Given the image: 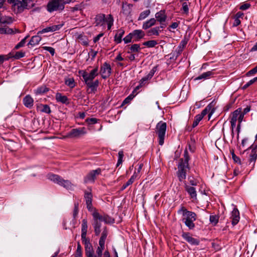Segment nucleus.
I'll use <instances>...</instances> for the list:
<instances>
[{"mask_svg": "<svg viewBox=\"0 0 257 257\" xmlns=\"http://www.w3.org/2000/svg\"><path fill=\"white\" fill-rule=\"evenodd\" d=\"M183 156V158H181L179 161L178 171L176 172L180 182L183 181L186 178L187 172L190 170L188 163L190 157L187 149L185 150Z\"/></svg>", "mask_w": 257, "mask_h": 257, "instance_id": "f257e3e1", "label": "nucleus"}, {"mask_svg": "<svg viewBox=\"0 0 257 257\" xmlns=\"http://www.w3.org/2000/svg\"><path fill=\"white\" fill-rule=\"evenodd\" d=\"M178 214H182V222L190 230L195 227L194 221L197 219V214L192 211H188L184 206H181L178 211Z\"/></svg>", "mask_w": 257, "mask_h": 257, "instance_id": "f03ea898", "label": "nucleus"}, {"mask_svg": "<svg viewBox=\"0 0 257 257\" xmlns=\"http://www.w3.org/2000/svg\"><path fill=\"white\" fill-rule=\"evenodd\" d=\"M72 2L73 0H50L47 5L46 9L49 13L54 11H62L64 9L66 4Z\"/></svg>", "mask_w": 257, "mask_h": 257, "instance_id": "7ed1b4c3", "label": "nucleus"}, {"mask_svg": "<svg viewBox=\"0 0 257 257\" xmlns=\"http://www.w3.org/2000/svg\"><path fill=\"white\" fill-rule=\"evenodd\" d=\"M48 178L54 183H56L67 189L72 190L73 188V184L68 180H64L60 176L56 174H49Z\"/></svg>", "mask_w": 257, "mask_h": 257, "instance_id": "20e7f679", "label": "nucleus"}, {"mask_svg": "<svg viewBox=\"0 0 257 257\" xmlns=\"http://www.w3.org/2000/svg\"><path fill=\"white\" fill-rule=\"evenodd\" d=\"M167 129V124L163 121H159L156 126L155 132L158 137V143L160 146L164 143Z\"/></svg>", "mask_w": 257, "mask_h": 257, "instance_id": "39448f33", "label": "nucleus"}, {"mask_svg": "<svg viewBox=\"0 0 257 257\" xmlns=\"http://www.w3.org/2000/svg\"><path fill=\"white\" fill-rule=\"evenodd\" d=\"M31 3H32V0H22V1L16 0L15 3L13 5L15 13H21L25 9L32 8L34 5L32 3L30 5Z\"/></svg>", "mask_w": 257, "mask_h": 257, "instance_id": "423d86ee", "label": "nucleus"}, {"mask_svg": "<svg viewBox=\"0 0 257 257\" xmlns=\"http://www.w3.org/2000/svg\"><path fill=\"white\" fill-rule=\"evenodd\" d=\"M245 152L248 154V162L249 164L252 163V166L254 167L257 159V145H251L244 151L243 153Z\"/></svg>", "mask_w": 257, "mask_h": 257, "instance_id": "0eeeda50", "label": "nucleus"}, {"mask_svg": "<svg viewBox=\"0 0 257 257\" xmlns=\"http://www.w3.org/2000/svg\"><path fill=\"white\" fill-rule=\"evenodd\" d=\"M79 73L81 75L84 82L89 81H93L95 77L98 75V67L96 66L95 68L91 70L89 73H88L86 71L80 70L79 71Z\"/></svg>", "mask_w": 257, "mask_h": 257, "instance_id": "6e6552de", "label": "nucleus"}, {"mask_svg": "<svg viewBox=\"0 0 257 257\" xmlns=\"http://www.w3.org/2000/svg\"><path fill=\"white\" fill-rule=\"evenodd\" d=\"M87 132L84 127L73 128L68 132L66 137L71 139H78L86 134Z\"/></svg>", "mask_w": 257, "mask_h": 257, "instance_id": "1a4fd4ad", "label": "nucleus"}, {"mask_svg": "<svg viewBox=\"0 0 257 257\" xmlns=\"http://www.w3.org/2000/svg\"><path fill=\"white\" fill-rule=\"evenodd\" d=\"M92 216L94 220L92 225L94 229L95 234V235L98 236L99 235L101 231L100 227L101 226V220H100L101 218L100 217L99 213L97 211L93 212Z\"/></svg>", "mask_w": 257, "mask_h": 257, "instance_id": "9d476101", "label": "nucleus"}, {"mask_svg": "<svg viewBox=\"0 0 257 257\" xmlns=\"http://www.w3.org/2000/svg\"><path fill=\"white\" fill-rule=\"evenodd\" d=\"M101 169L97 168L96 170L91 171L84 178V182L85 183L88 182L94 183L96 179V177L99 175L101 174Z\"/></svg>", "mask_w": 257, "mask_h": 257, "instance_id": "9b49d317", "label": "nucleus"}, {"mask_svg": "<svg viewBox=\"0 0 257 257\" xmlns=\"http://www.w3.org/2000/svg\"><path fill=\"white\" fill-rule=\"evenodd\" d=\"M100 73L103 79L108 78L111 73V68L110 65L107 62H104L100 67Z\"/></svg>", "mask_w": 257, "mask_h": 257, "instance_id": "f8f14e48", "label": "nucleus"}, {"mask_svg": "<svg viewBox=\"0 0 257 257\" xmlns=\"http://www.w3.org/2000/svg\"><path fill=\"white\" fill-rule=\"evenodd\" d=\"M181 236L186 241L191 245H198L199 244V240L197 238L193 237L189 232H183Z\"/></svg>", "mask_w": 257, "mask_h": 257, "instance_id": "ddd939ff", "label": "nucleus"}, {"mask_svg": "<svg viewBox=\"0 0 257 257\" xmlns=\"http://www.w3.org/2000/svg\"><path fill=\"white\" fill-rule=\"evenodd\" d=\"M184 189L189 195L191 199H192L193 200H197V192L194 187L190 186L185 182Z\"/></svg>", "mask_w": 257, "mask_h": 257, "instance_id": "4468645a", "label": "nucleus"}, {"mask_svg": "<svg viewBox=\"0 0 257 257\" xmlns=\"http://www.w3.org/2000/svg\"><path fill=\"white\" fill-rule=\"evenodd\" d=\"M87 87V91H89V93H95L97 91V88L99 85V82L98 80H95L94 81H89L85 82Z\"/></svg>", "mask_w": 257, "mask_h": 257, "instance_id": "2eb2a0df", "label": "nucleus"}, {"mask_svg": "<svg viewBox=\"0 0 257 257\" xmlns=\"http://www.w3.org/2000/svg\"><path fill=\"white\" fill-rule=\"evenodd\" d=\"M63 26V24L53 25L52 26L48 27L46 28L42 29L41 31H40L38 32L37 34H42L48 32H53L60 29L62 26Z\"/></svg>", "mask_w": 257, "mask_h": 257, "instance_id": "dca6fc26", "label": "nucleus"}, {"mask_svg": "<svg viewBox=\"0 0 257 257\" xmlns=\"http://www.w3.org/2000/svg\"><path fill=\"white\" fill-rule=\"evenodd\" d=\"M84 198L86 202L87 209L91 211L93 209L92 201V194L91 192L85 191Z\"/></svg>", "mask_w": 257, "mask_h": 257, "instance_id": "f3484780", "label": "nucleus"}, {"mask_svg": "<svg viewBox=\"0 0 257 257\" xmlns=\"http://www.w3.org/2000/svg\"><path fill=\"white\" fill-rule=\"evenodd\" d=\"M131 35L134 39L133 42H137L144 37L145 33L142 30H135L131 32Z\"/></svg>", "mask_w": 257, "mask_h": 257, "instance_id": "a211bd4d", "label": "nucleus"}, {"mask_svg": "<svg viewBox=\"0 0 257 257\" xmlns=\"http://www.w3.org/2000/svg\"><path fill=\"white\" fill-rule=\"evenodd\" d=\"M167 16L165 10H161L155 14L156 22H159L160 24L165 23L167 20Z\"/></svg>", "mask_w": 257, "mask_h": 257, "instance_id": "6ab92c4d", "label": "nucleus"}, {"mask_svg": "<svg viewBox=\"0 0 257 257\" xmlns=\"http://www.w3.org/2000/svg\"><path fill=\"white\" fill-rule=\"evenodd\" d=\"M231 223L234 226L238 223L240 219L239 212L238 210L234 208L231 212L230 217Z\"/></svg>", "mask_w": 257, "mask_h": 257, "instance_id": "aec40b11", "label": "nucleus"}, {"mask_svg": "<svg viewBox=\"0 0 257 257\" xmlns=\"http://www.w3.org/2000/svg\"><path fill=\"white\" fill-rule=\"evenodd\" d=\"M133 5L127 3H123L121 7V13L125 16L131 15Z\"/></svg>", "mask_w": 257, "mask_h": 257, "instance_id": "412c9836", "label": "nucleus"}, {"mask_svg": "<svg viewBox=\"0 0 257 257\" xmlns=\"http://www.w3.org/2000/svg\"><path fill=\"white\" fill-rule=\"evenodd\" d=\"M106 18L103 14H99L96 16L95 18V24L96 26H102L105 25Z\"/></svg>", "mask_w": 257, "mask_h": 257, "instance_id": "4be33fe9", "label": "nucleus"}, {"mask_svg": "<svg viewBox=\"0 0 257 257\" xmlns=\"http://www.w3.org/2000/svg\"><path fill=\"white\" fill-rule=\"evenodd\" d=\"M81 239L82 242L85 245V253L91 250H92L93 249V247L91 243L90 242L89 239L86 237V234H84V235L81 236Z\"/></svg>", "mask_w": 257, "mask_h": 257, "instance_id": "5701e85b", "label": "nucleus"}, {"mask_svg": "<svg viewBox=\"0 0 257 257\" xmlns=\"http://www.w3.org/2000/svg\"><path fill=\"white\" fill-rule=\"evenodd\" d=\"M213 74L214 73L212 71H208L206 72L203 73L198 77H195L194 79V80L198 81L208 79L211 78L213 76Z\"/></svg>", "mask_w": 257, "mask_h": 257, "instance_id": "b1692460", "label": "nucleus"}, {"mask_svg": "<svg viewBox=\"0 0 257 257\" xmlns=\"http://www.w3.org/2000/svg\"><path fill=\"white\" fill-rule=\"evenodd\" d=\"M214 108H213L212 105L211 104H208L201 112V113L198 114L200 116H201L202 118L206 115L208 113L209 119L210 118L211 115L214 112Z\"/></svg>", "mask_w": 257, "mask_h": 257, "instance_id": "393cba45", "label": "nucleus"}, {"mask_svg": "<svg viewBox=\"0 0 257 257\" xmlns=\"http://www.w3.org/2000/svg\"><path fill=\"white\" fill-rule=\"evenodd\" d=\"M24 105L27 108H31L34 104V99L30 95H27L23 100Z\"/></svg>", "mask_w": 257, "mask_h": 257, "instance_id": "a878e982", "label": "nucleus"}, {"mask_svg": "<svg viewBox=\"0 0 257 257\" xmlns=\"http://www.w3.org/2000/svg\"><path fill=\"white\" fill-rule=\"evenodd\" d=\"M56 100L57 102L63 104H68L69 103L68 98L65 95H62L61 93H57L55 96Z\"/></svg>", "mask_w": 257, "mask_h": 257, "instance_id": "bb28decb", "label": "nucleus"}, {"mask_svg": "<svg viewBox=\"0 0 257 257\" xmlns=\"http://www.w3.org/2000/svg\"><path fill=\"white\" fill-rule=\"evenodd\" d=\"M156 23V20L155 18H151L150 20L145 22L142 26L144 30H147L152 26H154Z\"/></svg>", "mask_w": 257, "mask_h": 257, "instance_id": "cd10ccee", "label": "nucleus"}, {"mask_svg": "<svg viewBox=\"0 0 257 257\" xmlns=\"http://www.w3.org/2000/svg\"><path fill=\"white\" fill-rule=\"evenodd\" d=\"M38 110L46 113H50L51 112L50 106L47 104H40L37 106Z\"/></svg>", "mask_w": 257, "mask_h": 257, "instance_id": "c85d7f7f", "label": "nucleus"}, {"mask_svg": "<svg viewBox=\"0 0 257 257\" xmlns=\"http://www.w3.org/2000/svg\"><path fill=\"white\" fill-rule=\"evenodd\" d=\"M124 34V31L122 29H119L114 36V41L117 43H120L122 41V37H123Z\"/></svg>", "mask_w": 257, "mask_h": 257, "instance_id": "c756f323", "label": "nucleus"}, {"mask_svg": "<svg viewBox=\"0 0 257 257\" xmlns=\"http://www.w3.org/2000/svg\"><path fill=\"white\" fill-rule=\"evenodd\" d=\"M41 37L38 34H37V35L34 36L31 38L28 44L31 46H35L38 45L41 40Z\"/></svg>", "mask_w": 257, "mask_h": 257, "instance_id": "7c9ffc66", "label": "nucleus"}, {"mask_svg": "<svg viewBox=\"0 0 257 257\" xmlns=\"http://www.w3.org/2000/svg\"><path fill=\"white\" fill-rule=\"evenodd\" d=\"M87 220L86 218H84L82 220L81 236L84 235V234H87Z\"/></svg>", "mask_w": 257, "mask_h": 257, "instance_id": "2f4dec72", "label": "nucleus"}, {"mask_svg": "<svg viewBox=\"0 0 257 257\" xmlns=\"http://www.w3.org/2000/svg\"><path fill=\"white\" fill-rule=\"evenodd\" d=\"M241 111V108H239L234 111L231 114L230 121L236 122V121L238 120V115H239Z\"/></svg>", "mask_w": 257, "mask_h": 257, "instance_id": "473e14b6", "label": "nucleus"}, {"mask_svg": "<svg viewBox=\"0 0 257 257\" xmlns=\"http://www.w3.org/2000/svg\"><path fill=\"white\" fill-rule=\"evenodd\" d=\"M99 216L101 217V221H104L106 223H113L114 222V219L108 215H101L99 214Z\"/></svg>", "mask_w": 257, "mask_h": 257, "instance_id": "72a5a7b5", "label": "nucleus"}, {"mask_svg": "<svg viewBox=\"0 0 257 257\" xmlns=\"http://www.w3.org/2000/svg\"><path fill=\"white\" fill-rule=\"evenodd\" d=\"M161 32V30H159V28L156 27L148 30L147 33L149 36H159Z\"/></svg>", "mask_w": 257, "mask_h": 257, "instance_id": "f704fd0d", "label": "nucleus"}, {"mask_svg": "<svg viewBox=\"0 0 257 257\" xmlns=\"http://www.w3.org/2000/svg\"><path fill=\"white\" fill-rule=\"evenodd\" d=\"M141 50L140 44H134L129 47L128 53L140 52Z\"/></svg>", "mask_w": 257, "mask_h": 257, "instance_id": "c9c22d12", "label": "nucleus"}, {"mask_svg": "<svg viewBox=\"0 0 257 257\" xmlns=\"http://www.w3.org/2000/svg\"><path fill=\"white\" fill-rule=\"evenodd\" d=\"M49 90V89L46 86H41L37 88L35 90V93L36 94H42L46 93Z\"/></svg>", "mask_w": 257, "mask_h": 257, "instance_id": "e433bc0d", "label": "nucleus"}, {"mask_svg": "<svg viewBox=\"0 0 257 257\" xmlns=\"http://www.w3.org/2000/svg\"><path fill=\"white\" fill-rule=\"evenodd\" d=\"M25 53L22 51L16 52L15 54H14V52H11L8 54V55H11V58H15V59H19L21 58H22L25 56Z\"/></svg>", "mask_w": 257, "mask_h": 257, "instance_id": "4c0bfd02", "label": "nucleus"}, {"mask_svg": "<svg viewBox=\"0 0 257 257\" xmlns=\"http://www.w3.org/2000/svg\"><path fill=\"white\" fill-rule=\"evenodd\" d=\"M151 13L150 10H146L142 12H141L139 15L138 20L141 21L145 19L147 17H148Z\"/></svg>", "mask_w": 257, "mask_h": 257, "instance_id": "58836bf2", "label": "nucleus"}, {"mask_svg": "<svg viewBox=\"0 0 257 257\" xmlns=\"http://www.w3.org/2000/svg\"><path fill=\"white\" fill-rule=\"evenodd\" d=\"M188 40L187 39L184 38L183 40H182L181 41V42H180V44H179V46L178 47V48L179 49L178 50V53L180 54L182 52L183 49L186 46V45H187V44L188 43Z\"/></svg>", "mask_w": 257, "mask_h": 257, "instance_id": "ea45409f", "label": "nucleus"}, {"mask_svg": "<svg viewBox=\"0 0 257 257\" xmlns=\"http://www.w3.org/2000/svg\"><path fill=\"white\" fill-rule=\"evenodd\" d=\"M143 44L148 48H153L155 47L158 44V43L156 40H153L145 42Z\"/></svg>", "mask_w": 257, "mask_h": 257, "instance_id": "a19ab883", "label": "nucleus"}, {"mask_svg": "<svg viewBox=\"0 0 257 257\" xmlns=\"http://www.w3.org/2000/svg\"><path fill=\"white\" fill-rule=\"evenodd\" d=\"M12 18L10 17L4 16L2 15L0 19V24H10L12 23Z\"/></svg>", "mask_w": 257, "mask_h": 257, "instance_id": "79ce46f5", "label": "nucleus"}, {"mask_svg": "<svg viewBox=\"0 0 257 257\" xmlns=\"http://www.w3.org/2000/svg\"><path fill=\"white\" fill-rule=\"evenodd\" d=\"M106 22L107 24V28L110 30L113 24V18L111 15H108L106 18Z\"/></svg>", "mask_w": 257, "mask_h": 257, "instance_id": "37998d69", "label": "nucleus"}, {"mask_svg": "<svg viewBox=\"0 0 257 257\" xmlns=\"http://www.w3.org/2000/svg\"><path fill=\"white\" fill-rule=\"evenodd\" d=\"M65 83L66 85L71 88L74 87L75 86L74 79L73 78H68L66 79L65 81Z\"/></svg>", "mask_w": 257, "mask_h": 257, "instance_id": "c03bdc74", "label": "nucleus"}, {"mask_svg": "<svg viewBox=\"0 0 257 257\" xmlns=\"http://www.w3.org/2000/svg\"><path fill=\"white\" fill-rule=\"evenodd\" d=\"M74 255L75 257H82V248L79 242L77 243V249Z\"/></svg>", "mask_w": 257, "mask_h": 257, "instance_id": "a18cd8bd", "label": "nucleus"}, {"mask_svg": "<svg viewBox=\"0 0 257 257\" xmlns=\"http://www.w3.org/2000/svg\"><path fill=\"white\" fill-rule=\"evenodd\" d=\"M118 158L117 163L116 164V167H118L120 164H122L123 162V151L121 150L118 152Z\"/></svg>", "mask_w": 257, "mask_h": 257, "instance_id": "49530a36", "label": "nucleus"}, {"mask_svg": "<svg viewBox=\"0 0 257 257\" xmlns=\"http://www.w3.org/2000/svg\"><path fill=\"white\" fill-rule=\"evenodd\" d=\"M29 37V36H27L26 37H25L23 39H22L20 42H19L18 44H17L15 47V49H19L21 47H23L26 42V40L27 39V38Z\"/></svg>", "mask_w": 257, "mask_h": 257, "instance_id": "de8ad7c7", "label": "nucleus"}, {"mask_svg": "<svg viewBox=\"0 0 257 257\" xmlns=\"http://www.w3.org/2000/svg\"><path fill=\"white\" fill-rule=\"evenodd\" d=\"M202 118H203L199 114L196 115L192 124V127H195L197 126L199 122L202 119Z\"/></svg>", "mask_w": 257, "mask_h": 257, "instance_id": "09e8293b", "label": "nucleus"}, {"mask_svg": "<svg viewBox=\"0 0 257 257\" xmlns=\"http://www.w3.org/2000/svg\"><path fill=\"white\" fill-rule=\"evenodd\" d=\"M14 33L13 30L11 28H4L0 27L1 34H12Z\"/></svg>", "mask_w": 257, "mask_h": 257, "instance_id": "8fccbe9b", "label": "nucleus"}, {"mask_svg": "<svg viewBox=\"0 0 257 257\" xmlns=\"http://www.w3.org/2000/svg\"><path fill=\"white\" fill-rule=\"evenodd\" d=\"M218 217L217 215H210V222L213 224L214 225H215L218 222Z\"/></svg>", "mask_w": 257, "mask_h": 257, "instance_id": "3c124183", "label": "nucleus"}, {"mask_svg": "<svg viewBox=\"0 0 257 257\" xmlns=\"http://www.w3.org/2000/svg\"><path fill=\"white\" fill-rule=\"evenodd\" d=\"M99 121V119L96 118H87L86 119V122L88 124H93L97 123Z\"/></svg>", "mask_w": 257, "mask_h": 257, "instance_id": "603ef678", "label": "nucleus"}, {"mask_svg": "<svg viewBox=\"0 0 257 257\" xmlns=\"http://www.w3.org/2000/svg\"><path fill=\"white\" fill-rule=\"evenodd\" d=\"M257 81V77L253 78L252 79L249 80L248 82H247L243 87V89H246L248 87H249L250 85H252L253 83H254L255 82Z\"/></svg>", "mask_w": 257, "mask_h": 257, "instance_id": "864d4df0", "label": "nucleus"}, {"mask_svg": "<svg viewBox=\"0 0 257 257\" xmlns=\"http://www.w3.org/2000/svg\"><path fill=\"white\" fill-rule=\"evenodd\" d=\"M11 55H0V64H2L5 61L11 59Z\"/></svg>", "mask_w": 257, "mask_h": 257, "instance_id": "5fc2aeb1", "label": "nucleus"}, {"mask_svg": "<svg viewBox=\"0 0 257 257\" xmlns=\"http://www.w3.org/2000/svg\"><path fill=\"white\" fill-rule=\"evenodd\" d=\"M133 36L131 35V33L126 36L123 39L125 44H127L132 42V40L133 39Z\"/></svg>", "mask_w": 257, "mask_h": 257, "instance_id": "6e6d98bb", "label": "nucleus"}, {"mask_svg": "<svg viewBox=\"0 0 257 257\" xmlns=\"http://www.w3.org/2000/svg\"><path fill=\"white\" fill-rule=\"evenodd\" d=\"M182 10L183 11V13L186 15H188L189 13V8L188 4L186 2H184L182 4Z\"/></svg>", "mask_w": 257, "mask_h": 257, "instance_id": "4d7b16f0", "label": "nucleus"}, {"mask_svg": "<svg viewBox=\"0 0 257 257\" xmlns=\"http://www.w3.org/2000/svg\"><path fill=\"white\" fill-rule=\"evenodd\" d=\"M190 184L191 186H196L198 184V181L193 177H189L188 178Z\"/></svg>", "mask_w": 257, "mask_h": 257, "instance_id": "13d9d810", "label": "nucleus"}, {"mask_svg": "<svg viewBox=\"0 0 257 257\" xmlns=\"http://www.w3.org/2000/svg\"><path fill=\"white\" fill-rule=\"evenodd\" d=\"M107 234H108V231L107 230V228H106V227H104L103 228V230L102 232V234H101L100 239L105 240V239L107 237Z\"/></svg>", "mask_w": 257, "mask_h": 257, "instance_id": "bf43d9fd", "label": "nucleus"}, {"mask_svg": "<svg viewBox=\"0 0 257 257\" xmlns=\"http://www.w3.org/2000/svg\"><path fill=\"white\" fill-rule=\"evenodd\" d=\"M134 96L132 94L128 96L123 101L122 103V105H124L125 104L128 103L130 101L133 99Z\"/></svg>", "mask_w": 257, "mask_h": 257, "instance_id": "052dcab7", "label": "nucleus"}, {"mask_svg": "<svg viewBox=\"0 0 257 257\" xmlns=\"http://www.w3.org/2000/svg\"><path fill=\"white\" fill-rule=\"evenodd\" d=\"M78 204L75 203L74 204V207L73 211V216L74 218L75 219L76 217L77 216L78 213Z\"/></svg>", "mask_w": 257, "mask_h": 257, "instance_id": "680f3d73", "label": "nucleus"}, {"mask_svg": "<svg viewBox=\"0 0 257 257\" xmlns=\"http://www.w3.org/2000/svg\"><path fill=\"white\" fill-rule=\"evenodd\" d=\"M44 49L48 51L52 55H54L55 53V49L51 47H44Z\"/></svg>", "mask_w": 257, "mask_h": 257, "instance_id": "e2e57ef3", "label": "nucleus"}, {"mask_svg": "<svg viewBox=\"0 0 257 257\" xmlns=\"http://www.w3.org/2000/svg\"><path fill=\"white\" fill-rule=\"evenodd\" d=\"M250 7V5L249 4L245 3L240 6L239 9L241 10L244 11V10H246L248 9V8H249Z\"/></svg>", "mask_w": 257, "mask_h": 257, "instance_id": "0e129e2a", "label": "nucleus"}, {"mask_svg": "<svg viewBox=\"0 0 257 257\" xmlns=\"http://www.w3.org/2000/svg\"><path fill=\"white\" fill-rule=\"evenodd\" d=\"M104 248H100V247L98 246L96 251V255H98L100 257L102 256V252Z\"/></svg>", "mask_w": 257, "mask_h": 257, "instance_id": "69168bd1", "label": "nucleus"}, {"mask_svg": "<svg viewBox=\"0 0 257 257\" xmlns=\"http://www.w3.org/2000/svg\"><path fill=\"white\" fill-rule=\"evenodd\" d=\"M232 157L233 160L235 163L241 164V161L239 157L236 156L233 153L232 154Z\"/></svg>", "mask_w": 257, "mask_h": 257, "instance_id": "338daca9", "label": "nucleus"}, {"mask_svg": "<svg viewBox=\"0 0 257 257\" xmlns=\"http://www.w3.org/2000/svg\"><path fill=\"white\" fill-rule=\"evenodd\" d=\"M256 72H257V66H255L253 69H251L250 71H249L247 73L246 75H250L254 74L256 73Z\"/></svg>", "mask_w": 257, "mask_h": 257, "instance_id": "774afa93", "label": "nucleus"}]
</instances>
